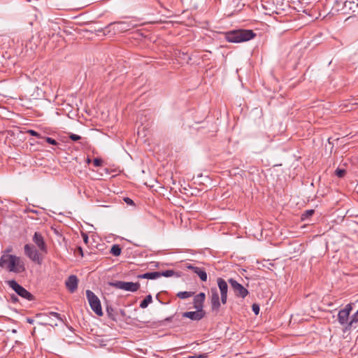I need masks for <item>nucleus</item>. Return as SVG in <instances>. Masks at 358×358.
Wrapping results in <instances>:
<instances>
[{"label":"nucleus","instance_id":"f257e3e1","mask_svg":"<svg viewBox=\"0 0 358 358\" xmlns=\"http://www.w3.org/2000/svg\"><path fill=\"white\" fill-rule=\"evenodd\" d=\"M0 266L9 272L20 273L25 271L23 259L8 253L3 254L0 258Z\"/></svg>","mask_w":358,"mask_h":358},{"label":"nucleus","instance_id":"f03ea898","mask_svg":"<svg viewBox=\"0 0 358 358\" xmlns=\"http://www.w3.org/2000/svg\"><path fill=\"white\" fill-rule=\"evenodd\" d=\"M255 36L252 30L238 29L227 32L225 38L230 43H242L252 39Z\"/></svg>","mask_w":358,"mask_h":358},{"label":"nucleus","instance_id":"7ed1b4c3","mask_svg":"<svg viewBox=\"0 0 358 358\" xmlns=\"http://www.w3.org/2000/svg\"><path fill=\"white\" fill-rule=\"evenodd\" d=\"M352 310V304L348 303L344 308L340 310L338 313V321L346 331L353 327L352 323H351V317L350 316Z\"/></svg>","mask_w":358,"mask_h":358},{"label":"nucleus","instance_id":"20e7f679","mask_svg":"<svg viewBox=\"0 0 358 358\" xmlns=\"http://www.w3.org/2000/svg\"><path fill=\"white\" fill-rule=\"evenodd\" d=\"M25 255L34 263L41 265L43 260V252L36 250V246L31 244H26L24 246Z\"/></svg>","mask_w":358,"mask_h":358},{"label":"nucleus","instance_id":"39448f33","mask_svg":"<svg viewBox=\"0 0 358 358\" xmlns=\"http://www.w3.org/2000/svg\"><path fill=\"white\" fill-rule=\"evenodd\" d=\"M108 285L111 287H115L117 289L131 292H135L140 288V283L138 282H124V281H120L117 280L115 282H109Z\"/></svg>","mask_w":358,"mask_h":358},{"label":"nucleus","instance_id":"423d86ee","mask_svg":"<svg viewBox=\"0 0 358 358\" xmlns=\"http://www.w3.org/2000/svg\"><path fill=\"white\" fill-rule=\"evenodd\" d=\"M86 296L92 310L99 316L103 315L101 302L96 294L91 290L87 289Z\"/></svg>","mask_w":358,"mask_h":358},{"label":"nucleus","instance_id":"0eeeda50","mask_svg":"<svg viewBox=\"0 0 358 358\" xmlns=\"http://www.w3.org/2000/svg\"><path fill=\"white\" fill-rule=\"evenodd\" d=\"M8 285L11 287L20 296L28 300L31 301L34 299L33 295L24 289L22 286L19 285L15 280L8 281Z\"/></svg>","mask_w":358,"mask_h":358},{"label":"nucleus","instance_id":"6e6552de","mask_svg":"<svg viewBox=\"0 0 358 358\" xmlns=\"http://www.w3.org/2000/svg\"><path fill=\"white\" fill-rule=\"evenodd\" d=\"M229 283L236 296L244 299L248 294V289L233 278L229 280Z\"/></svg>","mask_w":358,"mask_h":358},{"label":"nucleus","instance_id":"1a4fd4ad","mask_svg":"<svg viewBox=\"0 0 358 358\" xmlns=\"http://www.w3.org/2000/svg\"><path fill=\"white\" fill-rule=\"evenodd\" d=\"M32 241L41 252H43L44 254L48 252L47 245L41 233L38 231L35 232L33 236Z\"/></svg>","mask_w":358,"mask_h":358},{"label":"nucleus","instance_id":"9d476101","mask_svg":"<svg viewBox=\"0 0 358 358\" xmlns=\"http://www.w3.org/2000/svg\"><path fill=\"white\" fill-rule=\"evenodd\" d=\"M217 282L220 292L221 301L223 304H225L227 301L228 285L227 282L222 278H218Z\"/></svg>","mask_w":358,"mask_h":358},{"label":"nucleus","instance_id":"9b49d317","mask_svg":"<svg viewBox=\"0 0 358 358\" xmlns=\"http://www.w3.org/2000/svg\"><path fill=\"white\" fill-rule=\"evenodd\" d=\"M210 293L211 308L213 311H215L217 313L220 307V297L217 289L215 287L211 288Z\"/></svg>","mask_w":358,"mask_h":358},{"label":"nucleus","instance_id":"f8f14e48","mask_svg":"<svg viewBox=\"0 0 358 358\" xmlns=\"http://www.w3.org/2000/svg\"><path fill=\"white\" fill-rule=\"evenodd\" d=\"M78 279L76 275H70L65 282L67 289L73 293L78 289Z\"/></svg>","mask_w":358,"mask_h":358},{"label":"nucleus","instance_id":"ddd939ff","mask_svg":"<svg viewBox=\"0 0 358 358\" xmlns=\"http://www.w3.org/2000/svg\"><path fill=\"white\" fill-rule=\"evenodd\" d=\"M186 268L197 274L201 281L206 282L207 280V273L204 268L194 266L190 264H187Z\"/></svg>","mask_w":358,"mask_h":358},{"label":"nucleus","instance_id":"4468645a","mask_svg":"<svg viewBox=\"0 0 358 358\" xmlns=\"http://www.w3.org/2000/svg\"><path fill=\"white\" fill-rule=\"evenodd\" d=\"M205 316V312L196 310V311H189L182 313V317L189 318L192 320L199 321Z\"/></svg>","mask_w":358,"mask_h":358},{"label":"nucleus","instance_id":"2eb2a0df","mask_svg":"<svg viewBox=\"0 0 358 358\" xmlns=\"http://www.w3.org/2000/svg\"><path fill=\"white\" fill-rule=\"evenodd\" d=\"M206 299V294L203 292H201L194 297V308L196 310L203 311V303Z\"/></svg>","mask_w":358,"mask_h":358},{"label":"nucleus","instance_id":"dca6fc26","mask_svg":"<svg viewBox=\"0 0 358 358\" xmlns=\"http://www.w3.org/2000/svg\"><path fill=\"white\" fill-rule=\"evenodd\" d=\"M159 278V271L148 272L138 275V278L154 280Z\"/></svg>","mask_w":358,"mask_h":358},{"label":"nucleus","instance_id":"f3484780","mask_svg":"<svg viewBox=\"0 0 358 358\" xmlns=\"http://www.w3.org/2000/svg\"><path fill=\"white\" fill-rule=\"evenodd\" d=\"M69 138L71 140H72L73 141H78L79 140H81V141L80 142V143L82 145H87V141L85 140L84 138H83L80 136L79 135H77V134H70L69 135Z\"/></svg>","mask_w":358,"mask_h":358},{"label":"nucleus","instance_id":"a211bd4d","mask_svg":"<svg viewBox=\"0 0 358 358\" xmlns=\"http://www.w3.org/2000/svg\"><path fill=\"white\" fill-rule=\"evenodd\" d=\"M152 301V297L150 294H148L145 298L141 302L140 308H145Z\"/></svg>","mask_w":358,"mask_h":358},{"label":"nucleus","instance_id":"6ab92c4d","mask_svg":"<svg viewBox=\"0 0 358 358\" xmlns=\"http://www.w3.org/2000/svg\"><path fill=\"white\" fill-rule=\"evenodd\" d=\"M194 295V292H187V291H185V292H179L178 294H177V296L181 299H187V298H189L191 296H192Z\"/></svg>","mask_w":358,"mask_h":358},{"label":"nucleus","instance_id":"aec40b11","mask_svg":"<svg viewBox=\"0 0 358 358\" xmlns=\"http://www.w3.org/2000/svg\"><path fill=\"white\" fill-rule=\"evenodd\" d=\"M121 252L122 249L119 245H113L110 249V253L115 257L119 256Z\"/></svg>","mask_w":358,"mask_h":358},{"label":"nucleus","instance_id":"412c9836","mask_svg":"<svg viewBox=\"0 0 358 358\" xmlns=\"http://www.w3.org/2000/svg\"><path fill=\"white\" fill-rule=\"evenodd\" d=\"M175 271L173 270H166V271H162V272H159V277H162V276H164V277H171V276H173L175 275Z\"/></svg>","mask_w":358,"mask_h":358},{"label":"nucleus","instance_id":"4be33fe9","mask_svg":"<svg viewBox=\"0 0 358 358\" xmlns=\"http://www.w3.org/2000/svg\"><path fill=\"white\" fill-rule=\"evenodd\" d=\"M315 213L314 210H307L301 214V220H305L311 217Z\"/></svg>","mask_w":358,"mask_h":358},{"label":"nucleus","instance_id":"5701e85b","mask_svg":"<svg viewBox=\"0 0 358 358\" xmlns=\"http://www.w3.org/2000/svg\"><path fill=\"white\" fill-rule=\"evenodd\" d=\"M106 312L110 318H111L113 320H115V313L114 309L111 306H107L106 307Z\"/></svg>","mask_w":358,"mask_h":358},{"label":"nucleus","instance_id":"b1692460","mask_svg":"<svg viewBox=\"0 0 358 358\" xmlns=\"http://www.w3.org/2000/svg\"><path fill=\"white\" fill-rule=\"evenodd\" d=\"M46 317H48V318L54 317L55 319H56L57 321H59V322L62 321V319L60 315L55 312L48 313V314L46 315Z\"/></svg>","mask_w":358,"mask_h":358},{"label":"nucleus","instance_id":"393cba45","mask_svg":"<svg viewBox=\"0 0 358 358\" xmlns=\"http://www.w3.org/2000/svg\"><path fill=\"white\" fill-rule=\"evenodd\" d=\"M56 320H57L56 319H54V318H52V317H50V318H49V320H47V321L45 322V324H46V325H50V326H52V327H53V326H57V325H58V324H57V321H56Z\"/></svg>","mask_w":358,"mask_h":358},{"label":"nucleus","instance_id":"a878e982","mask_svg":"<svg viewBox=\"0 0 358 358\" xmlns=\"http://www.w3.org/2000/svg\"><path fill=\"white\" fill-rule=\"evenodd\" d=\"M357 322H358V309H357V311L351 316V323H352V325L354 326V324H357Z\"/></svg>","mask_w":358,"mask_h":358},{"label":"nucleus","instance_id":"bb28decb","mask_svg":"<svg viewBox=\"0 0 358 358\" xmlns=\"http://www.w3.org/2000/svg\"><path fill=\"white\" fill-rule=\"evenodd\" d=\"M27 134H29L31 136H36L38 138H42V136L38 133L37 131H34V130H32V129H29L27 131Z\"/></svg>","mask_w":358,"mask_h":358},{"label":"nucleus","instance_id":"cd10ccee","mask_svg":"<svg viewBox=\"0 0 358 358\" xmlns=\"http://www.w3.org/2000/svg\"><path fill=\"white\" fill-rule=\"evenodd\" d=\"M183 358H208V353H203L199 355H194L193 356H188Z\"/></svg>","mask_w":358,"mask_h":358},{"label":"nucleus","instance_id":"c85d7f7f","mask_svg":"<svg viewBox=\"0 0 358 358\" xmlns=\"http://www.w3.org/2000/svg\"><path fill=\"white\" fill-rule=\"evenodd\" d=\"M42 138H44L47 143H48L51 145H56L58 144L57 142L55 139H53L50 137H43Z\"/></svg>","mask_w":358,"mask_h":358},{"label":"nucleus","instance_id":"c756f323","mask_svg":"<svg viewBox=\"0 0 358 358\" xmlns=\"http://www.w3.org/2000/svg\"><path fill=\"white\" fill-rule=\"evenodd\" d=\"M335 173L338 178H342L344 176L345 171L344 169H337Z\"/></svg>","mask_w":358,"mask_h":358},{"label":"nucleus","instance_id":"7c9ffc66","mask_svg":"<svg viewBox=\"0 0 358 358\" xmlns=\"http://www.w3.org/2000/svg\"><path fill=\"white\" fill-rule=\"evenodd\" d=\"M94 165L96 167L101 166L102 165V160L99 158H96L93 161Z\"/></svg>","mask_w":358,"mask_h":358},{"label":"nucleus","instance_id":"2f4dec72","mask_svg":"<svg viewBox=\"0 0 358 358\" xmlns=\"http://www.w3.org/2000/svg\"><path fill=\"white\" fill-rule=\"evenodd\" d=\"M252 311L255 313V315H258L259 313V306L256 304V303H254L252 305Z\"/></svg>","mask_w":358,"mask_h":358},{"label":"nucleus","instance_id":"473e14b6","mask_svg":"<svg viewBox=\"0 0 358 358\" xmlns=\"http://www.w3.org/2000/svg\"><path fill=\"white\" fill-rule=\"evenodd\" d=\"M124 201L128 205H130V206H134V203L133 200L129 198V197H124Z\"/></svg>","mask_w":358,"mask_h":358},{"label":"nucleus","instance_id":"72a5a7b5","mask_svg":"<svg viewBox=\"0 0 358 358\" xmlns=\"http://www.w3.org/2000/svg\"><path fill=\"white\" fill-rule=\"evenodd\" d=\"M352 4H354V3H352L350 1H346L345 3H344V6L345 8L348 7L350 9H352V6H351Z\"/></svg>","mask_w":358,"mask_h":358},{"label":"nucleus","instance_id":"f704fd0d","mask_svg":"<svg viewBox=\"0 0 358 358\" xmlns=\"http://www.w3.org/2000/svg\"><path fill=\"white\" fill-rule=\"evenodd\" d=\"M175 317V315H172V316H170V317H168L166 318H165L162 322V323L164 324L165 322H171L173 320V319Z\"/></svg>","mask_w":358,"mask_h":358},{"label":"nucleus","instance_id":"c9c22d12","mask_svg":"<svg viewBox=\"0 0 358 358\" xmlns=\"http://www.w3.org/2000/svg\"><path fill=\"white\" fill-rule=\"evenodd\" d=\"M82 236L83 238V241H85V243H87L88 241V236L86 234H82Z\"/></svg>","mask_w":358,"mask_h":358},{"label":"nucleus","instance_id":"e433bc0d","mask_svg":"<svg viewBox=\"0 0 358 358\" xmlns=\"http://www.w3.org/2000/svg\"><path fill=\"white\" fill-rule=\"evenodd\" d=\"M10 299H11L12 301H13V302H15L17 301V297L14 294L10 296Z\"/></svg>","mask_w":358,"mask_h":358},{"label":"nucleus","instance_id":"4c0bfd02","mask_svg":"<svg viewBox=\"0 0 358 358\" xmlns=\"http://www.w3.org/2000/svg\"><path fill=\"white\" fill-rule=\"evenodd\" d=\"M27 322L28 323H29V324H33V322H34V320H33V319H31V318L28 317V318H27Z\"/></svg>","mask_w":358,"mask_h":358},{"label":"nucleus","instance_id":"58836bf2","mask_svg":"<svg viewBox=\"0 0 358 358\" xmlns=\"http://www.w3.org/2000/svg\"><path fill=\"white\" fill-rule=\"evenodd\" d=\"M124 24V23H123V22H114V23H112L110 25H122Z\"/></svg>","mask_w":358,"mask_h":358},{"label":"nucleus","instance_id":"ea45409f","mask_svg":"<svg viewBox=\"0 0 358 358\" xmlns=\"http://www.w3.org/2000/svg\"><path fill=\"white\" fill-rule=\"evenodd\" d=\"M86 162H87V164H90V163H91V159H90V158L87 157V159H86Z\"/></svg>","mask_w":358,"mask_h":358},{"label":"nucleus","instance_id":"a19ab883","mask_svg":"<svg viewBox=\"0 0 358 358\" xmlns=\"http://www.w3.org/2000/svg\"><path fill=\"white\" fill-rule=\"evenodd\" d=\"M78 250H79V252L81 254V255L83 256V250L80 247L78 248Z\"/></svg>","mask_w":358,"mask_h":358}]
</instances>
